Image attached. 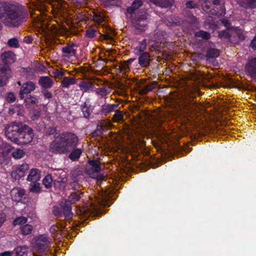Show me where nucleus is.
Instances as JSON below:
<instances>
[{"mask_svg":"<svg viewBox=\"0 0 256 256\" xmlns=\"http://www.w3.org/2000/svg\"><path fill=\"white\" fill-rule=\"evenodd\" d=\"M128 68V66H126V64H121L119 68H117V71L120 72H122V71L126 72Z\"/></svg>","mask_w":256,"mask_h":256,"instance_id":"obj_59","label":"nucleus"},{"mask_svg":"<svg viewBox=\"0 0 256 256\" xmlns=\"http://www.w3.org/2000/svg\"><path fill=\"white\" fill-rule=\"evenodd\" d=\"M41 178V171L37 168H32L30 170L27 178V180L32 182H38Z\"/></svg>","mask_w":256,"mask_h":256,"instance_id":"obj_18","label":"nucleus"},{"mask_svg":"<svg viewBox=\"0 0 256 256\" xmlns=\"http://www.w3.org/2000/svg\"><path fill=\"white\" fill-rule=\"evenodd\" d=\"M0 57L4 65L10 66L16 60V54L10 50L2 52Z\"/></svg>","mask_w":256,"mask_h":256,"instance_id":"obj_9","label":"nucleus"},{"mask_svg":"<svg viewBox=\"0 0 256 256\" xmlns=\"http://www.w3.org/2000/svg\"><path fill=\"white\" fill-rule=\"evenodd\" d=\"M33 230L32 226L29 224H26L20 226L21 233L24 236L30 234Z\"/></svg>","mask_w":256,"mask_h":256,"instance_id":"obj_37","label":"nucleus"},{"mask_svg":"<svg viewBox=\"0 0 256 256\" xmlns=\"http://www.w3.org/2000/svg\"><path fill=\"white\" fill-rule=\"evenodd\" d=\"M50 151L55 154H66L68 153L62 142L60 134L57 136L50 144Z\"/></svg>","mask_w":256,"mask_h":256,"instance_id":"obj_5","label":"nucleus"},{"mask_svg":"<svg viewBox=\"0 0 256 256\" xmlns=\"http://www.w3.org/2000/svg\"><path fill=\"white\" fill-rule=\"evenodd\" d=\"M68 158L73 161L78 160L82 153V150L80 148H74L70 152Z\"/></svg>","mask_w":256,"mask_h":256,"instance_id":"obj_28","label":"nucleus"},{"mask_svg":"<svg viewBox=\"0 0 256 256\" xmlns=\"http://www.w3.org/2000/svg\"><path fill=\"white\" fill-rule=\"evenodd\" d=\"M57 129L56 127L54 126H50L48 127L46 132V136H54V138H56V135L57 134Z\"/></svg>","mask_w":256,"mask_h":256,"instance_id":"obj_47","label":"nucleus"},{"mask_svg":"<svg viewBox=\"0 0 256 256\" xmlns=\"http://www.w3.org/2000/svg\"><path fill=\"white\" fill-rule=\"evenodd\" d=\"M24 102L26 106H32L38 104V99L36 96L30 94L25 96Z\"/></svg>","mask_w":256,"mask_h":256,"instance_id":"obj_21","label":"nucleus"},{"mask_svg":"<svg viewBox=\"0 0 256 256\" xmlns=\"http://www.w3.org/2000/svg\"><path fill=\"white\" fill-rule=\"evenodd\" d=\"M29 191L36 194L42 192V187L38 182H32L29 184Z\"/></svg>","mask_w":256,"mask_h":256,"instance_id":"obj_23","label":"nucleus"},{"mask_svg":"<svg viewBox=\"0 0 256 256\" xmlns=\"http://www.w3.org/2000/svg\"><path fill=\"white\" fill-rule=\"evenodd\" d=\"M98 33L97 30L92 28H88L86 30L85 36L88 38H94Z\"/></svg>","mask_w":256,"mask_h":256,"instance_id":"obj_44","label":"nucleus"},{"mask_svg":"<svg viewBox=\"0 0 256 256\" xmlns=\"http://www.w3.org/2000/svg\"><path fill=\"white\" fill-rule=\"evenodd\" d=\"M132 4L136 10H137L142 5V0H134Z\"/></svg>","mask_w":256,"mask_h":256,"instance_id":"obj_56","label":"nucleus"},{"mask_svg":"<svg viewBox=\"0 0 256 256\" xmlns=\"http://www.w3.org/2000/svg\"><path fill=\"white\" fill-rule=\"evenodd\" d=\"M238 4L246 9L256 8V0H237Z\"/></svg>","mask_w":256,"mask_h":256,"instance_id":"obj_19","label":"nucleus"},{"mask_svg":"<svg viewBox=\"0 0 256 256\" xmlns=\"http://www.w3.org/2000/svg\"><path fill=\"white\" fill-rule=\"evenodd\" d=\"M156 88V84H150L145 86H140L138 90L141 95L147 94L149 92L152 91Z\"/></svg>","mask_w":256,"mask_h":256,"instance_id":"obj_24","label":"nucleus"},{"mask_svg":"<svg viewBox=\"0 0 256 256\" xmlns=\"http://www.w3.org/2000/svg\"><path fill=\"white\" fill-rule=\"evenodd\" d=\"M101 170L100 162L96 160H89L86 167V172L89 175L98 173Z\"/></svg>","mask_w":256,"mask_h":256,"instance_id":"obj_8","label":"nucleus"},{"mask_svg":"<svg viewBox=\"0 0 256 256\" xmlns=\"http://www.w3.org/2000/svg\"><path fill=\"white\" fill-rule=\"evenodd\" d=\"M29 166L28 164H23L12 172L11 176L16 180H19L24 176Z\"/></svg>","mask_w":256,"mask_h":256,"instance_id":"obj_10","label":"nucleus"},{"mask_svg":"<svg viewBox=\"0 0 256 256\" xmlns=\"http://www.w3.org/2000/svg\"><path fill=\"white\" fill-rule=\"evenodd\" d=\"M96 200L94 202H90V205L92 206V208L94 211H97L98 210L99 206H106V200L104 198H96Z\"/></svg>","mask_w":256,"mask_h":256,"instance_id":"obj_22","label":"nucleus"},{"mask_svg":"<svg viewBox=\"0 0 256 256\" xmlns=\"http://www.w3.org/2000/svg\"><path fill=\"white\" fill-rule=\"evenodd\" d=\"M114 112L115 113L112 118V120L114 122H120V121L123 120L124 115L121 111L118 110L117 109H116Z\"/></svg>","mask_w":256,"mask_h":256,"instance_id":"obj_41","label":"nucleus"},{"mask_svg":"<svg viewBox=\"0 0 256 256\" xmlns=\"http://www.w3.org/2000/svg\"><path fill=\"white\" fill-rule=\"evenodd\" d=\"M81 198L80 192H72L68 196L67 202H70V204H75L80 200Z\"/></svg>","mask_w":256,"mask_h":256,"instance_id":"obj_30","label":"nucleus"},{"mask_svg":"<svg viewBox=\"0 0 256 256\" xmlns=\"http://www.w3.org/2000/svg\"><path fill=\"white\" fill-rule=\"evenodd\" d=\"M14 256H26V246H18L13 250Z\"/></svg>","mask_w":256,"mask_h":256,"instance_id":"obj_33","label":"nucleus"},{"mask_svg":"<svg viewBox=\"0 0 256 256\" xmlns=\"http://www.w3.org/2000/svg\"><path fill=\"white\" fill-rule=\"evenodd\" d=\"M38 84L44 89H48L52 86L54 82L49 76H42L38 80Z\"/></svg>","mask_w":256,"mask_h":256,"instance_id":"obj_17","label":"nucleus"},{"mask_svg":"<svg viewBox=\"0 0 256 256\" xmlns=\"http://www.w3.org/2000/svg\"><path fill=\"white\" fill-rule=\"evenodd\" d=\"M221 23L226 27V28H228L230 26V23L229 20L226 19H222L220 20Z\"/></svg>","mask_w":256,"mask_h":256,"instance_id":"obj_62","label":"nucleus"},{"mask_svg":"<svg viewBox=\"0 0 256 256\" xmlns=\"http://www.w3.org/2000/svg\"><path fill=\"white\" fill-rule=\"evenodd\" d=\"M6 216L4 212L2 211H0V228L6 221Z\"/></svg>","mask_w":256,"mask_h":256,"instance_id":"obj_55","label":"nucleus"},{"mask_svg":"<svg viewBox=\"0 0 256 256\" xmlns=\"http://www.w3.org/2000/svg\"><path fill=\"white\" fill-rule=\"evenodd\" d=\"M40 116V111L38 109L32 110L30 113V118L32 120H36L39 118Z\"/></svg>","mask_w":256,"mask_h":256,"instance_id":"obj_43","label":"nucleus"},{"mask_svg":"<svg viewBox=\"0 0 256 256\" xmlns=\"http://www.w3.org/2000/svg\"><path fill=\"white\" fill-rule=\"evenodd\" d=\"M219 54V51L218 50L210 48L207 50L206 56L208 58H215Z\"/></svg>","mask_w":256,"mask_h":256,"instance_id":"obj_39","label":"nucleus"},{"mask_svg":"<svg viewBox=\"0 0 256 256\" xmlns=\"http://www.w3.org/2000/svg\"><path fill=\"white\" fill-rule=\"evenodd\" d=\"M75 46L74 44H72L62 48V56L68 58L74 56L76 54V50L74 48Z\"/></svg>","mask_w":256,"mask_h":256,"instance_id":"obj_16","label":"nucleus"},{"mask_svg":"<svg viewBox=\"0 0 256 256\" xmlns=\"http://www.w3.org/2000/svg\"><path fill=\"white\" fill-rule=\"evenodd\" d=\"M104 128L101 124H98L96 126V128L92 133V136H101L103 134Z\"/></svg>","mask_w":256,"mask_h":256,"instance_id":"obj_46","label":"nucleus"},{"mask_svg":"<svg viewBox=\"0 0 256 256\" xmlns=\"http://www.w3.org/2000/svg\"><path fill=\"white\" fill-rule=\"evenodd\" d=\"M150 2L156 6L162 8H168L172 5V0H150Z\"/></svg>","mask_w":256,"mask_h":256,"instance_id":"obj_25","label":"nucleus"},{"mask_svg":"<svg viewBox=\"0 0 256 256\" xmlns=\"http://www.w3.org/2000/svg\"><path fill=\"white\" fill-rule=\"evenodd\" d=\"M0 256H14L13 251H6L0 252Z\"/></svg>","mask_w":256,"mask_h":256,"instance_id":"obj_63","label":"nucleus"},{"mask_svg":"<svg viewBox=\"0 0 256 256\" xmlns=\"http://www.w3.org/2000/svg\"><path fill=\"white\" fill-rule=\"evenodd\" d=\"M8 44L10 47L14 48H18L20 46L18 40L16 38H12L8 40Z\"/></svg>","mask_w":256,"mask_h":256,"instance_id":"obj_45","label":"nucleus"},{"mask_svg":"<svg viewBox=\"0 0 256 256\" xmlns=\"http://www.w3.org/2000/svg\"><path fill=\"white\" fill-rule=\"evenodd\" d=\"M5 99L8 103H12L15 102L16 98L13 92H9L6 94Z\"/></svg>","mask_w":256,"mask_h":256,"instance_id":"obj_48","label":"nucleus"},{"mask_svg":"<svg viewBox=\"0 0 256 256\" xmlns=\"http://www.w3.org/2000/svg\"><path fill=\"white\" fill-rule=\"evenodd\" d=\"M147 42L146 39H144L138 42V45L134 51L136 54L138 53L144 52V50L146 48Z\"/></svg>","mask_w":256,"mask_h":256,"instance_id":"obj_32","label":"nucleus"},{"mask_svg":"<svg viewBox=\"0 0 256 256\" xmlns=\"http://www.w3.org/2000/svg\"><path fill=\"white\" fill-rule=\"evenodd\" d=\"M119 106L118 104H105L101 106L100 113L105 116L115 111Z\"/></svg>","mask_w":256,"mask_h":256,"instance_id":"obj_15","label":"nucleus"},{"mask_svg":"<svg viewBox=\"0 0 256 256\" xmlns=\"http://www.w3.org/2000/svg\"><path fill=\"white\" fill-rule=\"evenodd\" d=\"M195 104L194 100L191 97L186 98L182 103L183 108L186 111H190Z\"/></svg>","mask_w":256,"mask_h":256,"instance_id":"obj_26","label":"nucleus"},{"mask_svg":"<svg viewBox=\"0 0 256 256\" xmlns=\"http://www.w3.org/2000/svg\"><path fill=\"white\" fill-rule=\"evenodd\" d=\"M54 74L56 77L60 78L64 75V72L62 71L59 70H56L53 72Z\"/></svg>","mask_w":256,"mask_h":256,"instance_id":"obj_57","label":"nucleus"},{"mask_svg":"<svg viewBox=\"0 0 256 256\" xmlns=\"http://www.w3.org/2000/svg\"><path fill=\"white\" fill-rule=\"evenodd\" d=\"M80 89L84 92H87L94 87V84L90 82L82 80L79 83Z\"/></svg>","mask_w":256,"mask_h":256,"instance_id":"obj_29","label":"nucleus"},{"mask_svg":"<svg viewBox=\"0 0 256 256\" xmlns=\"http://www.w3.org/2000/svg\"><path fill=\"white\" fill-rule=\"evenodd\" d=\"M149 49L152 51H158L160 50V44L156 42L152 44H149Z\"/></svg>","mask_w":256,"mask_h":256,"instance_id":"obj_52","label":"nucleus"},{"mask_svg":"<svg viewBox=\"0 0 256 256\" xmlns=\"http://www.w3.org/2000/svg\"><path fill=\"white\" fill-rule=\"evenodd\" d=\"M104 7L108 8L114 5L117 0H100Z\"/></svg>","mask_w":256,"mask_h":256,"instance_id":"obj_51","label":"nucleus"},{"mask_svg":"<svg viewBox=\"0 0 256 256\" xmlns=\"http://www.w3.org/2000/svg\"><path fill=\"white\" fill-rule=\"evenodd\" d=\"M246 74L256 82V57L248 58L244 66Z\"/></svg>","mask_w":256,"mask_h":256,"instance_id":"obj_6","label":"nucleus"},{"mask_svg":"<svg viewBox=\"0 0 256 256\" xmlns=\"http://www.w3.org/2000/svg\"><path fill=\"white\" fill-rule=\"evenodd\" d=\"M138 64L143 68H147L149 66L151 60L148 52H144L138 53Z\"/></svg>","mask_w":256,"mask_h":256,"instance_id":"obj_13","label":"nucleus"},{"mask_svg":"<svg viewBox=\"0 0 256 256\" xmlns=\"http://www.w3.org/2000/svg\"><path fill=\"white\" fill-rule=\"evenodd\" d=\"M10 66L4 65L0 68V72L2 74H7L8 72L10 71Z\"/></svg>","mask_w":256,"mask_h":256,"instance_id":"obj_60","label":"nucleus"},{"mask_svg":"<svg viewBox=\"0 0 256 256\" xmlns=\"http://www.w3.org/2000/svg\"><path fill=\"white\" fill-rule=\"evenodd\" d=\"M53 214L54 216L58 217H61L63 215L62 210L56 208H54L53 210Z\"/></svg>","mask_w":256,"mask_h":256,"instance_id":"obj_58","label":"nucleus"},{"mask_svg":"<svg viewBox=\"0 0 256 256\" xmlns=\"http://www.w3.org/2000/svg\"><path fill=\"white\" fill-rule=\"evenodd\" d=\"M36 88V84L31 80H28L24 82L21 86L20 92L19 97L20 100H24L26 95L30 94L34 92Z\"/></svg>","mask_w":256,"mask_h":256,"instance_id":"obj_7","label":"nucleus"},{"mask_svg":"<svg viewBox=\"0 0 256 256\" xmlns=\"http://www.w3.org/2000/svg\"><path fill=\"white\" fill-rule=\"evenodd\" d=\"M110 91L111 88L109 86L98 88L96 90V94L101 97L106 96L110 92Z\"/></svg>","mask_w":256,"mask_h":256,"instance_id":"obj_31","label":"nucleus"},{"mask_svg":"<svg viewBox=\"0 0 256 256\" xmlns=\"http://www.w3.org/2000/svg\"><path fill=\"white\" fill-rule=\"evenodd\" d=\"M186 6L187 8H198V4L193 0H188L186 2Z\"/></svg>","mask_w":256,"mask_h":256,"instance_id":"obj_50","label":"nucleus"},{"mask_svg":"<svg viewBox=\"0 0 256 256\" xmlns=\"http://www.w3.org/2000/svg\"><path fill=\"white\" fill-rule=\"evenodd\" d=\"M41 92L45 98L50 99L52 97V92L48 91L46 89H42Z\"/></svg>","mask_w":256,"mask_h":256,"instance_id":"obj_54","label":"nucleus"},{"mask_svg":"<svg viewBox=\"0 0 256 256\" xmlns=\"http://www.w3.org/2000/svg\"><path fill=\"white\" fill-rule=\"evenodd\" d=\"M250 46L252 49H254V50L256 49V36L252 40L250 44Z\"/></svg>","mask_w":256,"mask_h":256,"instance_id":"obj_64","label":"nucleus"},{"mask_svg":"<svg viewBox=\"0 0 256 256\" xmlns=\"http://www.w3.org/2000/svg\"><path fill=\"white\" fill-rule=\"evenodd\" d=\"M60 134L68 152L77 146L78 139L76 134L71 132H64Z\"/></svg>","mask_w":256,"mask_h":256,"instance_id":"obj_4","label":"nucleus"},{"mask_svg":"<svg viewBox=\"0 0 256 256\" xmlns=\"http://www.w3.org/2000/svg\"><path fill=\"white\" fill-rule=\"evenodd\" d=\"M52 182H54V180L50 174L46 175L42 180V184L46 188L52 187Z\"/></svg>","mask_w":256,"mask_h":256,"instance_id":"obj_34","label":"nucleus"},{"mask_svg":"<svg viewBox=\"0 0 256 256\" xmlns=\"http://www.w3.org/2000/svg\"><path fill=\"white\" fill-rule=\"evenodd\" d=\"M67 181V178L64 176V175H63L62 176H60L56 180H54V184L56 186V183L58 184H61V183H65Z\"/></svg>","mask_w":256,"mask_h":256,"instance_id":"obj_53","label":"nucleus"},{"mask_svg":"<svg viewBox=\"0 0 256 256\" xmlns=\"http://www.w3.org/2000/svg\"><path fill=\"white\" fill-rule=\"evenodd\" d=\"M202 10L210 16H220L226 14L224 0H199Z\"/></svg>","mask_w":256,"mask_h":256,"instance_id":"obj_2","label":"nucleus"},{"mask_svg":"<svg viewBox=\"0 0 256 256\" xmlns=\"http://www.w3.org/2000/svg\"><path fill=\"white\" fill-rule=\"evenodd\" d=\"M26 152L20 148H16L12 152V156L14 159L18 160L23 158Z\"/></svg>","mask_w":256,"mask_h":256,"instance_id":"obj_38","label":"nucleus"},{"mask_svg":"<svg viewBox=\"0 0 256 256\" xmlns=\"http://www.w3.org/2000/svg\"><path fill=\"white\" fill-rule=\"evenodd\" d=\"M236 35L238 40L242 41L245 39L244 36L242 32H236Z\"/></svg>","mask_w":256,"mask_h":256,"instance_id":"obj_61","label":"nucleus"},{"mask_svg":"<svg viewBox=\"0 0 256 256\" xmlns=\"http://www.w3.org/2000/svg\"><path fill=\"white\" fill-rule=\"evenodd\" d=\"M90 102L89 99L86 100L80 106V109L82 112V117L86 120H89L92 109L90 108Z\"/></svg>","mask_w":256,"mask_h":256,"instance_id":"obj_11","label":"nucleus"},{"mask_svg":"<svg viewBox=\"0 0 256 256\" xmlns=\"http://www.w3.org/2000/svg\"><path fill=\"white\" fill-rule=\"evenodd\" d=\"M35 242L34 248L37 252L40 254L46 252L52 243L51 238L46 234L37 236Z\"/></svg>","mask_w":256,"mask_h":256,"instance_id":"obj_3","label":"nucleus"},{"mask_svg":"<svg viewBox=\"0 0 256 256\" xmlns=\"http://www.w3.org/2000/svg\"><path fill=\"white\" fill-rule=\"evenodd\" d=\"M219 35L221 38L229 39V40L233 43L238 42V41H232V36L230 34V32L227 30H224L222 31L221 32H220Z\"/></svg>","mask_w":256,"mask_h":256,"instance_id":"obj_42","label":"nucleus"},{"mask_svg":"<svg viewBox=\"0 0 256 256\" xmlns=\"http://www.w3.org/2000/svg\"><path fill=\"white\" fill-rule=\"evenodd\" d=\"M147 16L146 14L138 16V18L134 20L133 23L135 24L136 29L143 30L146 27L148 24Z\"/></svg>","mask_w":256,"mask_h":256,"instance_id":"obj_12","label":"nucleus"},{"mask_svg":"<svg viewBox=\"0 0 256 256\" xmlns=\"http://www.w3.org/2000/svg\"><path fill=\"white\" fill-rule=\"evenodd\" d=\"M194 36L198 38H201L204 40H208L210 38V34L208 32L203 30H200L196 32Z\"/></svg>","mask_w":256,"mask_h":256,"instance_id":"obj_36","label":"nucleus"},{"mask_svg":"<svg viewBox=\"0 0 256 256\" xmlns=\"http://www.w3.org/2000/svg\"><path fill=\"white\" fill-rule=\"evenodd\" d=\"M25 194V190L24 189L14 188L11 191V195L12 199L15 201H19Z\"/></svg>","mask_w":256,"mask_h":256,"instance_id":"obj_20","label":"nucleus"},{"mask_svg":"<svg viewBox=\"0 0 256 256\" xmlns=\"http://www.w3.org/2000/svg\"><path fill=\"white\" fill-rule=\"evenodd\" d=\"M63 215L65 218H70L72 216V204L70 202L64 200L60 204Z\"/></svg>","mask_w":256,"mask_h":256,"instance_id":"obj_14","label":"nucleus"},{"mask_svg":"<svg viewBox=\"0 0 256 256\" xmlns=\"http://www.w3.org/2000/svg\"><path fill=\"white\" fill-rule=\"evenodd\" d=\"M76 83V79L74 78L64 76L62 80L61 86L64 88H68L70 85Z\"/></svg>","mask_w":256,"mask_h":256,"instance_id":"obj_27","label":"nucleus"},{"mask_svg":"<svg viewBox=\"0 0 256 256\" xmlns=\"http://www.w3.org/2000/svg\"><path fill=\"white\" fill-rule=\"evenodd\" d=\"M28 221V218L24 216H20L16 218L13 221L14 226L21 225L26 224Z\"/></svg>","mask_w":256,"mask_h":256,"instance_id":"obj_40","label":"nucleus"},{"mask_svg":"<svg viewBox=\"0 0 256 256\" xmlns=\"http://www.w3.org/2000/svg\"><path fill=\"white\" fill-rule=\"evenodd\" d=\"M50 232L52 234H54V236L60 234V228L56 225H52L50 226Z\"/></svg>","mask_w":256,"mask_h":256,"instance_id":"obj_49","label":"nucleus"},{"mask_svg":"<svg viewBox=\"0 0 256 256\" xmlns=\"http://www.w3.org/2000/svg\"><path fill=\"white\" fill-rule=\"evenodd\" d=\"M105 17L102 14L94 12L92 20L98 24H100L104 20Z\"/></svg>","mask_w":256,"mask_h":256,"instance_id":"obj_35","label":"nucleus"},{"mask_svg":"<svg viewBox=\"0 0 256 256\" xmlns=\"http://www.w3.org/2000/svg\"><path fill=\"white\" fill-rule=\"evenodd\" d=\"M8 139L19 145H26L32 142L34 137L32 128L22 122H14L5 128Z\"/></svg>","mask_w":256,"mask_h":256,"instance_id":"obj_1","label":"nucleus"}]
</instances>
